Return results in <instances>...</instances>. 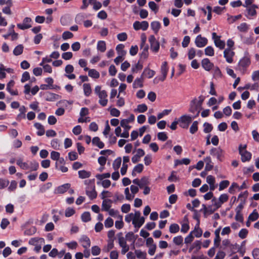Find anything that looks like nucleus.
<instances>
[{
	"instance_id": "nucleus-1",
	"label": "nucleus",
	"mask_w": 259,
	"mask_h": 259,
	"mask_svg": "<svg viewBox=\"0 0 259 259\" xmlns=\"http://www.w3.org/2000/svg\"><path fill=\"white\" fill-rule=\"evenodd\" d=\"M203 102V99H197L195 98L191 101L190 105V112L194 113L197 111V115H198L200 110H201V105Z\"/></svg>"
},
{
	"instance_id": "nucleus-2",
	"label": "nucleus",
	"mask_w": 259,
	"mask_h": 259,
	"mask_svg": "<svg viewBox=\"0 0 259 259\" xmlns=\"http://www.w3.org/2000/svg\"><path fill=\"white\" fill-rule=\"evenodd\" d=\"M193 117L189 115H183L179 119L180 126L183 128H188L190 123L192 122Z\"/></svg>"
},
{
	"instance_id": "nucleus-3",
	"label": "nucleus",
	"mask_w": 259,
	"mask_h": 259,
	"mask_svg": "<svg viewBox=\"0 0 259 259\" xmlns=\"http://www.w3.org/2000/svg\"><path fill=\"white\" fill-rule=\"evenodd\" d=\"M148 40L150 45L151 50L155 53L158 52L160 44L159 41L156 40L155 37L153 35H151L149 37Z\"/></svg>"
},
{
	"instance_id": "nucleus-4",
	"label": "nucleus",
	"mask_w": 259,
	"mask_h": 259,
	"mask_svg": "<svg viewBox=\"0 0 259 259\" xmlns=\"http://www.w3.org/2000/svg\"><path fill=\"white\" fill-rule=\"evenodd\" d=\"M224 151L220 148H212L210 150V154L212 156L215 157L220 161H222L224 157Z\"/></svg>"
},
{
	"instance_id": "nucleus-5",
	"label": "nucleus",
	"mask_w": 259,
	"mask_h": 259,
	"mask_svg": "<svg viewBox=\"0 0 259 259\" xmlns=\"http://www.w3.org/2000/svg\"><path fill=\"white\" fill-rule=\"evenodd\" d=\"M39 88L37 85L34 86L31 89V85L30 84H26L24 85V93L27 95L34 96L39 91Z\"/></svg>"
},
{
	"instance_id": "nucleus-6",
	"label": "nucleus",
	"mask_w": 259,
	"mask_h": 259,
	"mask_svg": "<svg viewBox=\"0 0 259 259\" xmlns=\"http://www.w3.org/2000/svg\"><path fill=\"white\" fill-rule=\"evenodd\" d=\"M148 27L149 23L146 21H143L141 22L136 21L133 24V27L136 30L142 29L143 31H145L148 29Z\"/></svg>"
},
{
	"instance_id": "nucleus-7",
	"label": "nucleus",
	"mask_w": 259,
	"mask_h": 259,
	"mask_svg": "<svg viewBox=\"0 0 259 259\" xmlns=\"http://www.w3.org/2000/svg\"><path fill=\"white\" fill-rule=\"evenodd\" d=\"M235 53L231 49L227 48L224 51V57L226 59V61L229 63L233 62V57Z\"/></svg>"
},
{
	"instance_id": "nucleus-8",
	"label": "nucleus",
	"mask_w": 259,
	"mask_h": 259,
	"mask_svg": "<svg viewBox=\"0 0 259 259\" xmlns=\"http://www.w3.org/2000/svg\"><path fill=\"white\" fill-rule=\"evenodd\" d=\"M207 41L206 38L198 35L195 38V43L197 47L203 48L207 45Z\"/></svg>"
},
{
	"instance_id": "nucleus-9",
	"label": "nucleus",
	"mask_w": 259,
	"mask_h": 259,
	"mask_svg": "<svg viewBox=\"0 0 259 259\" xmlns=\"http://www.w3.org/2000/svg\"><path fill=\"white\" fill-rule=\"evenodd\" d=\"M250 64V58L247 56H244L238 63L239 69H244L247 67Z\"/></svg>"
},
{
	"instance_id": "nucleus-10",
	"label": "nucleus",
	"mask_w": 259,
	"mask_h": 259,
	"mask_svg": "<svg viewBox=\"0 0 259 259\" xmlns=\"http://www.w3.org/2000/svg\"><path fill=\"white\" fill-rule=\"evenodd\" d=\"M86 194L91 199H95L97 197V193L95 190V185L88 186L86 188Z\"/></svg>"
},
{
	"instance_id": "nucleus-11",
	"label": "nucleus",
	"mask_w": 259,
	"mask_h": 259,
	"mask_svg": "<svg viewBox=\"0 0 259 259\" xmlns=\"http://www.w3.org/2000/svg\"><path fill=\"white\" fill-rule=\"evenodd\" d=\"M31 19L30 18L26 17L24 19L22 24H17V26L19 29L22 30L28 29L31 27Z\"/></svg>"
},
{
	"instance_id": "nucleus-12",
	"label": "nucleus",
	"mask_w": 259,
	"mask_h": 259,
	"mask_svg": "<svg viewBox=\"0 0 259 259\" xmlns=\"http://www.w3.org/2000/svg\"><path fill=\"white\" fill-rule=\"evenodd\" d=\"M201 64L206 71H210L213 67V64L208 58L203 59L201 61Z\"/></svg>"
},
{
	"instance_id": "nucleus-13",
	"label": "nucleus",
	"mask_w": 259,
	"mask_h": 259,
	"mask_svg": "<svg viewBox=\"0 0 259 259\" xmlns=\"http://www.w3.org/2000/svg\"><path fill=\"white\" fill-rule=\"evenodd\" d=\"M145 155L144 151L142 149H138L137 150V153L132 158V161L134 163H136L140 161V158Z\"/></svg>"
},
{
	"instance_id": "nucleus-14",
	"label": "nucleus",
	"mask_w": 259,
	"mask_h": 259,
	"mask_svg": "<svg viewBox=\"0 0 259 259\" xmlns=\"http://www.w3.org/2000/svg\"><path fill=\"white\" fill-rule=\"evenodd\" d=\"M79 242L81 243L82 247L84 249L88 248L91 245V241L88 237L85 235H82L79 239Z\"/></svg>"
},
{
	"instance_id": "nucleus-15",
	"label": "nucleus",
	"mask_w": 259,
	"mask_h": 259,
	"mask_svg": "<svg viewBox=\"0 0 259 259\" xmlns=\"http://www.w3.org/2000/svg\"><path fill=\"white\" fill-rule=\"evenodd\" d=\"M239 154L241 155V159L243 162L249 161L252 156L251 153L247 150L243 151L240 150Z\"/></svg>"
},
{
	"instance_id": "nucleus-16",
	"label": "nucleus",
	"mask_w": 259,
	"mask_h": 259,
	"mask_svg": "<svg viewBox=\"0 0 259 259\" xmlns=\"http://www.w3.org/2000/svg\"><path fill=\"white\" fill-rule=\"evenodd\" d=\"M112 202V201L110 199H104L102 204V209L106 211H108L111 206Z\"/></svg>"
},
{
	"instance_id": "nucleus-17",
	"label": "nucleus",
	"mask_w": 259,
	"mask_h": 259,
	"mask_svg": "<svg viewBox=\"0 0 259 259\" xmlns=\"http://www.w3.org/2000/svg\"><path fill=\"white\" fill-rule=\"evenodd\" d=\"M15 84V82L14 80H10L7 85V91L10 93L11 95L12 96H17L18 95V92L17 91H13L12 90V88L14 87Z\"/></svg>"
},
{
	"instance_id": "nucleus-18",
	"label": "nucleus",
	"mask_w": 259,
	"mask_h": 259,
	"mask_svg": "<svg viewBox=\"0 0 259 259\" xmlns=\"http://www.w3.org/2000/svg\"><path fill=\"white\" fill-rule=\"evenodd\" d=\"M70 184L68 183H66L65 184H63L60 186H59L56 191L57 193L62 194L64 193V192H66L70 188Z\"/></svg>"
},
{
	"instance_id": "nucleus-19",
	"label": "nucleus",
	"mask_w": 259,
	"mask_h": 259,
	"mask_svg": "<svg viewBox=\"0 0 259 259\" xmlns=\"http://www.w3.org/2000/svg\"><path fill=\"white\" fill-rule=\"evenodd\" d=\"M44 243L45 240L42 238H32L29 240V244L32 245H36L38 243L41 244Z\"/></svg>"
},
{
	"instance_id": "nucleus-20",
	"label": "nucleus",
	"mask_w": 259,
	"mask_h": 259,
	"mask_svg": "<svg viewBox=\"0 0 259 259\" xmlns=\"http://www.w3.org/2000/svg\"><path fill=\"white\" fill-rule=\"evenodd\" d=\"M155 72L154 71L151 70L148 68H146L144 69V71L141 75L143 77L145 76L149 78H151L155 75Z\"/></svg>"
},
{
	"instance_id": "nucleus-21",
	"label": "nucleus",
	"mask_w": 259,
	"mask_h": 259,
	"mask_svg": "<svg viewBox=\"0 0 259 259\" xmlns=\"http://www.w3.org/2000/svg\"><path fill=\"white\" fill-rule=\"evenodd\" d=\"M145 219L142 217L141 219H133L132 224L134 225L135 228H140L144 223Z\"/></svg>"
},
{
	"instance_id": "nucleus-22",
	"label": "nucleus",
	"mask_w": 259,
	"mask_h": 259,
	"mask_svg": "<svg viewBox=\"0 0 259 259\" xmlns=\"http://www.w3.org/2000/svg\"><path fill=\"white\" fill-rule=\"evenodd\" d=\"M95 92L99 97H106L107 95L105 90H101V87L97 85L95 89Z\"/></svg>"
},
{
	"instance_id": "nucleus-23",
	"label": "nucleus",
	"mask_w": 259,
	"mask_h": 259,
	"mask_svg": "<svg viewBox=\"0 0 259 259\" xmlns=\"http://www.w3.org/2000/svg\"><path fill=\"white\" fill-rule=\"evenodd\" d=\"M92 143L100 149H102L104 147V144L100 141V138L98 137H94L93 139Z\"/></svg>"
},
{
	"instance_id": "nucleus-24",
	"label": "nucleus",
	"mask_w": 259,
	"mask_h": 259,
	"mask_svg": "<svg viewBox=\"0 0 259 259\" xmlns=\"http://www.w3.org/2000/svg\"><path fill=\"white\" fill-rule=\"evenodd\" d=\"M161 27V24L158 21H153L151 23V29L155 33H157Z\"/></svg>"
},
{
	"instance_id": "nucleus-25",
	"label": "nucleus",
	"mask_w": 259,
	"mask_h": 259,
	"mask_svg": "<svg viewBox=\"0 0 259 259\" xmlns=\"http://www.w3.org/2000/svg\"><path fill=\"white\" fill-rule=\"evenodd\" d=\"M72 101H68L67 100H62L57 103V106L61 108L66 107L68 105H70L72 103Z\"/></svg>"
},
{
	"instance_id": "nucleus-26",
	"label": "nucleus",
	"mask_w": 259,
	"mask_h": 259,
	"mask_svg": "<svg viewBox=\"0 0 259 259\" xmlns=\"http://www.w3.org/2000/svg\"><path fill=\"white\" fill-rule=\"evenodd\" d=\"M214 43L215 46L221 50H223L225 48V41L221 40L220 38H218L217 39H215Z\"/></svg>"
},
{
	"instance_id": "nucleus-27",
	"label": "nucleus",
	"mask_w": 259,
	"mask_h": 259,
	"mask_svg": "<svg viewBox=\"0 0 259 259\" xmlns=\"http://www.w3.org/2000/svg\"><path fill=\"white\" fill-rule=\"evenodd\" d=\"M97 49L101 52H104L106 49V43L103 40H100L97 44Z\"/></svg>"
},
{
	"instance_id": "nucleus-28",
	"label": "nucleus",
	"mask_w": 259,
	"mask_h": 259,
	"mask_svg": "<svg viewBox=\"0 0 259 259\" xmlns=\"http://www.w3.org/2000/svg\"><path fill=\"white\" fill-rule=\"evenodd\" d=\"M91 173L90 171L82 170L78 171V176L80 179L88 178L91 176Z\"/></svg>"
},
{
	"instance_id": "nucleus-29",
	"label": "nucleus",
	"mask_w": 259,
	"mask_h": 259,
	"mask_svg": "<svg viewBox=\"0 0 259 259\" xmlns=\"http://www.w3.org/2000/svg\"><path fill=\"white\" fill-rule=\"evenodd\" d=\"M34 126L37 128L38 131L37 132V134L38 136H42L45 134V129L44 126L39 123H35Z\"/></svg>"
},
{
	"instance_id": "nucleus-30",
	"label": "nucleus",
	"mask_w": 259,
	"mask_h": 259,
	"mask_svg": "<svg viewBox=\"0 0 259 259\" xmlns=\"http://www.w3.org/2000/svg\"><path fill=\"white\" fill-rule=\"evenodd\" d=\"M89 76L93 78H98L100 76V73L98 71L94 69H91L89 70Z\"/></svg>"
},
{
	"instance_id": "nucleus-31",
	"label": "nucleus",
	"mask_w": 259,
	"mask_h": 259,
	"mask_svg": "<svg viewBox=\"0 0 259 259\" xmlns=\"http://www.w3.org/2000/svg\"><path fill=\"white\" fill-rule=\"evenodd\" d=\"M143 77L141 75L140 78L136 79L133 83L134 88H137L143 86Z\"/></svg>"
},
{
	"instance_id": "nucleus-32",
	"label": "nucleus",
	"mask_w": 259,
	"mask_h": 259,
	"mask_svg": "<svg viewBox=\"0 0 259 259\" xmlns=\"http://www.w3.org/2000/svg\"><path fill=\"white\" fill-rule=\"evenodd\" d=\"M117 218L119 219V221H116L115 222V226L117 229H120L123 227L122 216L121 215H118Z\"/></svg>"
},
{
	"instance_id": "nucleus-33",
	"label": "nucleus",
	"mask_w": 259,
	"mask_h": 259,
	"mask_svg": "<svg viewBox=\"0 0 259 259\" xmlns=\"http://www.w3.org/2000/svg\"><path fill=\"white\" fill-rule=\"evenodd\" d=\"M23 46L22 45H19L16 47L13 50V54L15 56L21 55L23 53Z\"/></svg>"
},
{
	"instance_id": "nucleus-34",
	"label": "nucleus",
	"mask_w": 259,
	"mask_h": 259,
	"mask_svg": "<svg viewBox=\"0 0 259 259\" xmlns=\"http://www.w3.org/2000/svg\"><path fill=\"white\" fill-rule=\"evenodd\" d=\"M29 169L30 171H35L36 170L38 167L39 164L35 160L30 161L29 162Z\"/></svg>"
},
{
	"instance_id": "nucleus-35",
	"label": "nucleus",
	"mask_w": 259,
	"mask_h": 259,
	"mask_svg": "<svg viewBox=\"0 0 259 259\" xmlns=\"http://www.w3.org/2000/svg\"><path fill=\"white\" fill-rule=\"evenodd\" d=\"M83 88L85 96H90L92 92L90 84L89 83H84L83 85Z\"/></svg>"
},
{
	"instance_id": "nucleus-36",
	"label": "nucleus",
	"mask_w": 259,
	"mask_h": 259,
	"mask_svg": "<svg viewBox=\"0 0 259 259\" xmlns=\"http://www.w3.org/2000/svg\"><path fill=\"white\" fill-rule=\"evenodd\" d=\"M113 239L109 240L108 242L107 245L105 246L103 249V251L106 252H109L111 249L114 247Z\"/></svg>"
},
{
	"instance_id": "nucleus-37",
	"label": "nucleus",
	"mask_w": 259,
	"mask_h": 259,
	"mask_svg": "<svg viewBox=\"0 0 259 259\" xmlns=\"http://www.w3.org/2000/svg\"><path fill=\"white\" fill-rule=\"evenodd\" d=\"M259 214L256 209H254L253 212L250 213L248 217V219L252 222L255 221L258 219Z\"/></svg>"
},
{
	"instance_id": "nucleus-38",
	"label": "nucleus",
	"mask_w": 259,
	"mask_h": 259,
	"mask_svg": "<svg viewBox=\"0 0 259 259\" xmlns=\"http://www.w3.org/2000/svg\"><path fill=\"white\" fill-rule=\"evenodd\" d=\"M258 7L255 5H252L250 7L247 9L248 14V15L254 16L256 15V12L255 11V9H257Z\"/></svg>"
},
{
	"instance_id": "nucleus-39",
	"label": "nucleus",
	"mask_w": 259,
	"mask_h": 259,
	"mask_svg": "<svg viewBox=\"0 0 259 259\" xmlns=\"http://www.w3.org/2000/svg\"><path fill=\"white\" fill-rule=\"evenodd\" d=\"M135 253L139 259H145L146 257L147 253L146 252L142 251L140 250H136Z\"/></svg>"
},
{
	"instance_id": "nucleus-40",
	"label": "nucleus",
	"mask_w": 259,
	"mask_h": 259,
	"mask_svg": "<svg viewBox=\"0 0 259 259\" xmlns=\"http://www.w3.org/2000/svg\"><path fill=\"white\" fill-rule=\"evenodd\" d=\"M198 122L197 121H194L190 128V132L192 134H195L198 131Z\"/></svg>"
},
{
	"instance_id": "nucleus-41",
	"label": "nucleus",
	"mask_w": 259,
	"mask_h": 259,
	"mask_svg": "<svg viewBox=\"0 0 259 259\" xmlns=\"http://www.w3.org/2000/svg\"><path fill=\"white\" fill-rule=\"evenodd\" d=\"M143 49L142 53H141V58L142 59H146L148 56V49L149 47L148 45L145 46Z\"/></svg>"
},
{
	"instance_id": "nucleus-42",
	"label": "nucleus",
	"mask_w": 259,
	"mask_h": 259,
	"mask_svg": "<svg viewBox=\"0 0 259 259\" xmlns=\"http://www.w3.org/2000/svg\"><path fill=\"white\" fill-rule=\"evenodd\" d=\"M179 226L177 224H172L169 227V232L171 233H176L179 231Z\"/></svg>"
},
{
	"instance_id": "nucleus-43",
	"label": "nucleus",
	"mask_w": 259,
	"mask_h": 259,
	"mask_svg": "<svg viewBox=\"0 0 259 259\" xmlns=\"http://www.w3.org/2000/svg\"><path fill=\"white\" fill-rule=\"evenodd\" d=\"M81 219L82 221L83 222H89L91 219L90 212H83L81 214Z\"/></svg>"
},
{
	"instance_id": "nucleus-44",
	"label": "nucleus",
	"mask_w": 259,
	"mask_h": 259,
	"mask_svg": "<svg viewBox=\"0 0 259 259\" xmlns=\"http://www.w3.org/2000/svg\"><path fill=\"white\" fill-rule=\"evenodd\" d=\"M183 238L182 236L175 237L173 239V242L177 245H181L183 244Z\"/></svg>"
},
{
	"instance_id": "nucleus-45",
	"label": "nucleus",
	"mask_w": 259,
	"mask_h": 259,
	"mask_svg": "<svg viewBox=\"0 0 259 259\" xmlns=\"http://www.w3.org/2000/svg\"><path fill=\"white\" fill-rule=\"evenodd\" d=\"M121 163V157L116 158L113 163V167L115 170H117L119 168Z\"/></svg>"
},
{
	"instance_id": "nucleus-46",
	"label": "nucleus",
	"mask_w": 259,
	"mask_h": 259,
	"mask_svg": "<svg viewBox=\"0 0 259 259\" xmlns=\"http://www.w3.org/2000/svg\"><path fill=\"white\" fill-rule=\"evenodd\" d=\"M124 47V46L122 44H119L116 46V50L119 55H125V52L123 50Z\"/></svg>"
},
{
	"instance_id": "nucleus-47",
	"label": "nucleus",
	"mask_w": 259,
	"mask_h": 259,
	"mask_svg": "<svg viewBox=\"0 0 259 259\" xmlns=\"http://www.w3.org/2000/svg\"><path fill=\"white\" fill-rule=\"evenodd\" d=\"M125 239L127 241H133L134 242L136 239V238L135 237V235L133 232H130L125 235Z\"/></svg>"
},
{
	"instance_id": "nucleus-48",
	"label": "nucleus",
	"mask_w": 259,
	"mask_h": 259,
	"mask_svg": "<svg viewBox=\"0 0 259 259\" xmlns=\"http://www.w3.org/2000/svg\"><path fill=\"white\" fill-rule=\"evenodd\" d=\"M204 126V132L205 133H210L213 128L212 125L208 122H205L203 124Z\"/></svg>"
},
{
	"instance_id": "nucleus-49",
	"label": "nucleus",
	"mask_w": 259,
	"mask_h": 259,
	"mask_svg": "<svg viewBox=\"0 0 259 259\" xmlns=\"http://www.w3.org/2000/svg\"><path fill=\"white\" fill-rule=\"evenodd\" d=\"M237 28L240 31L245 32L248 30V26L246 23H242L238 26Z\"/></svg>"
},
{
	"instance_id": "nucleus-50",
	"label": "nucleus",
	"mask_w": 259,
	"mask_h": 259,
	"mask_svg": "<svg viewBox=\"0 0 259 259\" xmlns=\"http://www.w3.org/2000/svg\"><path fill=\"white\" fill-rule=\"evenodd\" d=\"M87 17L86 15L84 14L80 13L77 14L75 17V21L76 23L79 24L83 20H84Z\"/></svg>"
},
{
	"instance_id": "nucleus-51",
	"label": "nucleus",
	"mask_w": 259,
	"mask_h": 259,
	"mask_svg": "<svg viewBox=\"0 0 259 259\" xmlns=\"http://www.w3.org/2000/svg\"><path fill=\"white\" fill-rule=\"evenodd\" d=\"M213 76L216 78H220L222 77V73L218 67H214L213 69Z\"/></svg>"
},
{
	"instance_id": "nucleus-52",
	"label": "nucleus",
	"mask_w": 259,
	"mask_h": 259,
	"mask_svg": "<svg viewBox=\"0 0 259 259\" xmlns=\"http://www.w3.org/2000/svg\"><path fill=\"white\" fill-rule=\"evenodd\" d=\"M229 181L228 180L222 181L219 185V190L221 191L226 188L229 185Z\"/></svg>"
},
{
	"instance_id": "nucleus-53",
	"label": "nucleus",
	"mask_w": 259,
	"mask_h": 259,
	"mask_svg": "<svg viewBox=\"0 0 259 259\" xmlns=\"http://www.w3.org/2000/svg\"><path fill=\"white\" fill-rule=\"evenodd\" d=\"M36 232V229L35 227H31L24 231V234L30 236L34 234Z\"/></svg>"
},
{
	"instance_id": "nucleus-54",
	"label": "nucleus",
	"mask_w": 259,
	"mask_h": 259,
	"mask_svg": "<svg viewBox=\"0 0 259 259\" xmlns=\"http://www.w3.org/2000/svg\"><path fill=\"white\" fill-rule=\"evenodd\" d=\"M205 54L206 56H213L214 55V50L211 46L206 47L205 49Z\"/></svg>"
},
{
	"instance_id": "nucleus-55",
	"label": "nucleus",
	"mask_w": 259,
	"mask_h": 259,
	"mask_svg": "<svg viewBox=\"0 0 259 259\" xmlns=\"http://www.w3.org/2000/svg\"><path fill=\"white\" fill-rule=\"evenodd\" d=\"M229 198L228 195L227 194H223L221 195L219 198V203L221 204V206L223 203L228 201Z\"/></svg>"
},
{
	"instance_id": "nucleus-56",
	"label": "nucleus",
	"mask_w": 259,
	"mask_h": 259,
	"mask_svg": "<svg viewBox=\"0 0 259 259\" xmlns=\"http://www.w3.org/2000/svg\"><path fill=\"white\" fill-rule=\"evenodd\" d=\"M201 242L200 241H196L192 244V246L189 248V252H191L194 248H196L197 250H199L201 248Z\"/></svg>"
},
{
	"instance_id": "nucleus-57",
	"label": "nucleus",
	"mask_w": 259,
	"mask_h": 259,
	"mask_svg": "<svg viewBox=\"0 0 259 259\" xmlns=\"http://www.w3.org/2000/svg\"><path fill=\"white\" fill-rule=\"evenodd\" d=\"M149 8L152 11H154L155 13H156L158 10V7L156 3L153 1L150 2L148 4Z\"/></svg>"
},
{
	"instance_id": "nucleus-58",
	"label": "nucleus",
	"mask_w": 259,
	"mask_h": 259,
	"mask_svg": "<svg viewBox=\"0 0 259 259\" xmlns=\"http://www.w3.org/2000/svg\"><path fill=\"white\" fill-rule=\"evenodd\" d=\"M167 62H164L161 67V72L163 75H167L168 69L167 68Z\"/></svg>"
},
{
	"instance_id": "nucleus-59",
	"label": "nucleus",
	"mask_w": 259,
	"mask_h": 259,
	"mask_svg": "<svg viewBox=\"0 0 259 259\" xmlns=\"http://www.w3.org/2000/svg\"><path fill=\"white\" fill-rule=\"evenodd\" d=\"M73 36V33L68 31H65L62 34V38L64 40L71 38Z\"/></svg>"
},
{
	"instance_id": "nucleus-60",
	"label": "nucleus",
	"mask_w": 259,
	"mask_h": 259,
	"mask_svg": "<svg viewBox=\"0 0 259 259\" xmlns=\"http://www.w3.org/2000/svg\"><path fill=\"white\" fill-rule=\"evenodd\" d=\"M195 49L193 48H190L189 50L188 56L189 60L193 59L196 55Z\"/></svg>"
},
{
	"instance_id": "nucleus-61",
	"label": "nucleus",
	"mask_w": 259,
	"mask_h": 259,
	"mask_svg": "<svg viewBox=\"0 0 259 259\" xmlns=\"http://www.w3.org/2000/svg\"><path fill=\"white\" fill-rule=\"evenodd\" d=\"M246 88L250 89L251 91H257L258 84L257 82H255L252 84H248L246 85Z\"/></svg>"
},
{
	"instance_id": "nucleus-62",
	"label": "nucleus",
	"mask_w": 259,
	"mask_h": 259,
	"mask_svg": "<svg viewBox=\"0 0 259 259\" xmlns=\"http://www.w3.org/2000/svg\"><path fill=\"white\" fill-rule=\"evenodd\" d=\"M104 224L106 228H110L113 225V220L109 217L105 220Z\"/></svg>"
},
{
	"instance_id": "nucleus-63",
	"label": "nucleus",
	"mask_w": 259,
	"mask_h": 259,
	"mask_svg": "<svg viewBox=\"0 0 259 259\" xmlns=\"http://www.w3.org/2000/svg\"><path fill=\"white\" fill-rule=\"evenodd\" d=\"M248 234V231L246 229H242L239 232L238 236L241 239H244L246 237Z\"/></svg>"
},
{
	"instance_id": "nucleus-64",
	"label": "nucleus",
	"mask_w": 259,
	"mask_h": 259,
	"mask_svg": "<svg viewBox=\"0 0 259 259\" xmlns=\"http://www.w3.org/2000/svg\"><path fill=\"white\" fill-rule=\"evenodd\" d=\"M157 138L159 140L162 141H165L167 139V136L165 133L164 132H160L157 134Z\"/></svg>"
}]
</instances>
